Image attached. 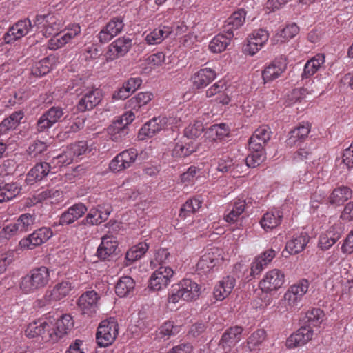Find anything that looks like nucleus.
<instances>
[{"label": "nucleus", "instance_id": "nucleus-1", "mask_svg": "<svg viewBox=\"0 0 353 353\" xmlns=\"http://www.w3.org/2000/svg\"><path fill=\"white\" fill-rule=\"evenodd\" d=\"M73 326L72 316L65 314L57 319L45 318L30 323L25 330V334L28 338L40 337L43 342L54 343L64 337Z\"/></svg>", "mask_w": 353, "mask_h": 353}, {"label": "nucleus", "instance_id": "nucleus-2", "mask_svg": "<svg viewBox=\"0 0 353 353\" xmlns=\"http://www.w3.org/2000/svg\"><path fill=\"white\" fill-rule=\"evenodd\" d=\"M309 281L301 279L290 285L279 300L277 310L280 313L293 312L299 308L303 297L308 291Z\"/></svg>", "mask_w": 353, "mask_h": 353}, {"label": "nucleus", "instance_id": "nucleus-3", "mask_svg": "<svg viewBox=\"0 0 353 353\" xmlns=\"http://www.w3.org/2000/svg\"><path fill=\"white\" fill-rule=\"evenodd\" d=\"M50 279L49 268L46 266L35 268L21 279L20 290L26 294L34 293L45 288L49 283Z\"/></svg>", "mask_w": 353, "mask_h": 353}, {"label": "nucleus", "instance_id": "nucleus-4", "mask_svg": "<svg viewBox=\"0 0 353 353\" xmlns=\"http://www.w3.org/2000/svg\"><path fill=\"white\" fill-rule=\"evenodd\" d=\"M201 294V287L192 279H183L172 286L168 301L170 303H177L181 300L193 301L199 299Z\"/></svg>", "mask_w": 353, "mask_h": 353}, {"label": "nucleus", "instance_id": "nucleus-5", "mask_svg": "<svg viewBox=\"0 0 353 353\" xmlns=\"http://www.w3.org/2000/svg\"><path fill=\"white\" fill-rule=\"evenodd\" d=\"M63 25L62 19L53 13L37 14L34 20L36 30L41 32L46 37L59 34Z\"/></svg>", "mask_w": 353, "mask_h": 353}, {"label": "nucleus", "instance_id": "nucleus-6", "mask_svg": "<svg viewBox=\"0 0 353 353\" xmlns=\"http://www.w3.org/2000/svg\"><path fill=\"white\" fill-rule=\"evenodd\" d=\"M119 333V325L114 317L102 321L97 329L96 340L100 347H107L116 339Z\"/></svg>", "mask_w": 353, "mask_h": 353}, {"label": "nucleus", "instance_id": "nucleus-7", "mask_svg": "<svg viewBox=\"0 0 353 353\" xmlns=\"http://www.w3.org/2000/svg\"><path fill=\"white\" fill-rule=\"evenodd\" d=\"M221 253V250L215 247L206 250L196 264L197 271L205 274L213 271L223 260Z\"/></svg>", "mask_w": 353, "mask_h": 353}, {"label": "nucleus", "instance_id": "nucleus-8", "mask_svg": "<svg viewBox=\"0 0 353 353\" xmlns=\"http://www.w3.org/2000/svg\"><path fill=\"white\" fill-rule=\"evenodd\" d=\"M285 276L283 271L272 269L268 271L259 281V288L265 293H272L279 290L285 283Z\"/></svg>", "mask_w": 353, "mask_h": 353}, {"label": "nucleus", "instance_id": "nucleus-9", "mask_svg": "<svg viewBox=\"0 0 353 353\" xmlns=\"http://www.w3.org/2000/svg\"><path fill=\"white\" fill-rule=\"evenodd\" d=\"M329 223L332 224L331 226L321 234L319 240V247L323 250H328L334 245L343 232V225L339 220L330 218Z\"/></svg>", "mask_w": 353, "mask_h": 353}, {"label": "nucleus", "instance_id": "nucleus-10", "mask_svg": "<svg viewBox=\"0 0 353 353\" xmlns=\"http://www.w3.org/2000/svg\"><path fill=\"white\" fill-rule=\"evenodd\" d=\"M174 270L165 265H161L150 276L149 288L154 291H160L167 288L172 281Z\"/></svg>", "mask_w": 353, "mask_h": 353}, {"label": "nucleus", "instance_id": "nucleus-11", "mask_svg": "<svg viewBox=\"0 0 353 353\" xmlns=\"http://www.w3.org/2000/svg\"><path fill=\"white\" fill-rule=\"evenodd\" d=\"M172 119L160 116L147 122L139 130L138 138L144 140L153 137L156 133L167 128L171 125Z\"/></svg>", "mask_w": 353, "mask_h": 353}, {"label": "nucleus", "instance_id": "nucleus-12", "mask_svg": "<svg viewBox=\"0 0 353 353\" xmlns=\"http://www.w3.org/2000/svg\"><path fill=\"white\" fill-rule=\"evenodd\" d=\"M81 31V27L78 23L68 25L64 30L59 32V34L52 37L49 41V48L52 50L61 48L79 35Z\"/></svg>", "mask_w": 353, "mask_h": 353}, {"label": "nucleus", "instance_id": "nucleus-13", "mask_svg": "<svg viewBox=\"0 0 353 353\" xmlns=\"http://www.w3.org/2000/svg\"><path fill=\"white\" fill-rule=\"evenodd\" d=\"M52 236V232L50 228L42 227L21 239L19 245L22 249L32 250L46 242Z\"/></svg>", "mask_w": 353, "mask_h": 353}, {"label": "nucleus", "instance_id": "nucleus-14", "mask_svg": "<svg viewBox=\"0 0 353 353\" xmlns=\"http://www.w3.org/2000/svg\"><path fill=\"white\" fill-rule=\"evenodd\" d=\"M34 28L29 19L20 20L9 28L4 35L6 43H12L27 35Z\"/></svg>", "mask_w": 353, "mask_h": 353}, {"label": "nucleus", "instance_id": "nucleus-15", "mask_svg": "<svg viewBox=\"0 0 353 353\" xmlns=\"http://www.w3.org/2000/svg\"><path fill=\"white\" fill-rule=\"evenodd\" d=\"M269 39L268 32L265 29L253 31L248 37V43L244 48L245 53L252 56L259 52Z\"/></svg>", "mask_w": 353, "mask_h": 353}, {"label": "nucleus", "instance_id": "nucleus-16", "mask_svg": "<svg viewBox=\"0 0 353 353\" xmlns=\"http://www.w3.org/2000/svg\"><path fill=\"white\" fill-rule=\"evenodd\" d=\"M138 155L136 149L125 150L117 154L110 162V168L113 172L122 171L134 163Z\"/></svg>", "mask_w": 353, "mask_h": 353}, {"label": "nucleus", "instance_id": "nucleus-17", "mask_svg": "<svg viewBox=\"0 0 353 353\" xmlns=\"http://www.w3.org/2000/svg\"><path fill=\"white\" fill-rule=\"evenodd\" d=\"M103 94L98 88H88L82 94L78 104L77 109L80 112H85L93 109L102 100Z\"/></svg>", "mask_w": 353, "mask_h": 353}, {"label": "nucleus", "instance_id": "nucleus-18", "mask_svg": "<svg viewBox=\"0 0 353 353\" xmlns=\"http://www.w3.org/2000/svg\"><path fill=\"white\" fill-rule=\"evenodd\" d=\"M132 46V40L128 37H121L114 41L106 52L107 60L112 61L126 54Z\"/></svg>", "mask_w": 353, "mask_h": 353}, {"label": "nucleus", "instance_id": "nucleus-19", "mask_svg": "<svg viewBox=\"0 0 353 353\" xmlns=\"http://www.w3.org/2000/svg\"><path fill=\"white\" fill-rule=\"evenodd\" d=\"M243 327L234 326L228 328L223 334L219 346L225 353L230 352L242 339Z\"/></svg>", "mask_w": 353, "mask_h": 353}, {"label": "nucleus", "instance_id": "nucleus-20", "mask_svg": "<svg viewBox=\"0 0 353 353\" xmlns=\"http://www.w3.org/2000/svg\"><path fill=\"white\" fill-rule=\"evenodd\" d=\"M99 296L94 291H87L81 294L78 300V306L81 312L88 316H92L98 310Z\"/></svg>", "mask_w": 353, "mask_h": 353}, {"label": "nucleus", "instance_id": "nucleus-21", "mask_svg": "<svg viewBox=\"0 0 353 353\" xmlns=\"http://www.w3.org/2000/svg\"><path fill=\"white\" fill-rule=\"evenodd\" d=\"M63 116V110L59 106H53L46 111L38 119L37 122V129L38 132H43L50 128L59 121Z\"/></svg>", "mask_w": 353, "mask_h": 353}, {"label": "nucleus", "instance_id": "nucleus-22", "mask_svg": "<svg viewBox=\"0 0 353 353\" xmlns=\"http://www.w3.org/2000/svg\"><path fill=\"white\" fill-rule=\"evenodd\" d=\"M287 64V61L285 58L280 57L274 59L263 70L262 77L264 82H271L281 77L285 71Z\"/></svg>", "mask_w": 353, "mask_h": 353}, {"label": "nucleus", "instance_id": "nucleus-23", "mask_svg": "<svg viewBox=\"0 0 353 353\" xmlns=\"http://www.w3.org/2000/svg\"><path fill=\"white\" fill-rule=\"evenodd\" d=\"M111 212L112 207L110 204L99 205L97 208L90 210L83 222L91 225H99L108 219Z\"/></svg>", "mask_w": 353, "mask_h": 353}, {"label": "nucleus", "instance_id": "nucleus-24", "mask_svg": "<svg viewBox=\"0 0 353 353\" xmlns=\"http://www.w3.org/2000/svg\"><path fill=\"white\" fill-rule=\"evenodd\" d=\"M123 21L120 17H114L101 30L98 34L101 43H107L119 34L123 28Z\"/></svg>", "mask_w": 353, "mask_h": 353}, {"label": "nucleus", "instance_id": "nucleus-25", "mask_svg": "<svg viewBox=\"0 0 353 353\" xmlns=\"http://www.w3.org/2000/svg\"><path fill=\"white\" fill-rule=\"evenodd\" d=\"M313 330L311 327L302 326L296 332L291 334L286 341V346L292 349L307 343L312 339Z\"/></svg>", "mask_w": 353, "mask_h": 353}, {"label": "nucleus", "instance_id": "nucleus-26", "mask_svg": "<svg viewBox=\"0 0 353 353\" xmlns=\"http://www.w3.org/2000/svg\"><path fill=\"white\" fill-rule=\"evenodd\" d=\"M86 211L87 208L83 203L74 204L61 214L59 220V225H67L74 223L83 216Z\"/></svg>", "mask_w": 353, "mask_h": 353}, {"label": "nucleus", "instance_id": "nucleus-27", "mask_svg": "<svg viewBox=\"0 0 353 353\" xmlns=\"http://www.w3.org/2000/svg\"><path fill=\"white\" fill-rule=\"evenodd\" d=\"M236 285L234 276H227L219 281L214 288V297L216 301H223L232 292Z\"/></svg>", "mask_w": 353, "mask_h": 353}, {"label": "nucleus", "instance_id": "nucleus-28", "mask_svg": "<svg viewBox=\"0 0 353 353\" xmlns=\"http://www.w3.org/2000/svg\"><path fill=\"white\" fill-rule=\"evenodd\" d=\"M276 256V251L268 249L256 256L250 265L251 275H259Z\"/></svg>", "mask_w": 353, "mask_h": 353}, {"label": "nucleus", "instance_id": "nucleus-29", "mask_svg": "<svg viewBox=\"0 0 353 353\" xmlns=\"http://www.w3.org/2000/svg\"><path fill=\"white\" fill-rule=\"evenodd\" d=\"M118 248V241L116 237L112 235H105L102 237L101 244L97 249V256L99 259L105 260L116 254Z\"/></svg>", "mask_w": 353, "mask_h": 353}, {"label": "nucleus", "instance_id": "nucleus-30", "mask_svg": "<svg viewBox=\"0 0 353 353\" xmlns=\"http://www.w3.org/2000/svg\"><path fill=\"white\" fill-rule=\"evenodd\" d=\"M216 77V72L210 68H204L195 72L192 77L193 86L196 89L205 88Z\"/></svg>", "mask_w": 353, "mask_h": 353}, {"label": "nucleus", "instance_id": "nucleus-31", "mask_svg": "<svg viewBox=\"0 0 353 353\" xmlns=\"http://www.w3.org/2000/svg\"><path fill=\"white\" fill-rule=\"evenodd\" d=\"M196 146L197 144L195 141L188 140V139L183 137L176 142L172 150V155L176 158L187 157L196 151Z\"/></svg>", "mask_w": 353, "mask_h": 353}, {"label": "nucleus", "instance_id": "nucleus-32", "mask_svg": "<svg viewBox=\"0 0 353 353\" xmlns=\"http://www.w3.org/2000/svg\"><path fill=\"white\" fill-rule=\"evenodd\" d=\"M271 132L268 126L263 125L257 128L250 138L249 148L257 150L263 148L264 145L270 140Z\"/></svg>", "mask_w": 353, "mask_h": 353}, {"label": "nucleus", "instance_id": "nucleus-33", "mask_svg": "<svg viewBox=\"0 0 353 353\" xmlns=\"http://www.w3.org/2000/svg\"><path fill=\"white\" fill-rule=\"evenodd\" d=\"M50 165L46 162L37 163L27 174L26 182L28 185H32L35 182L41 181L50 171Z\"/></svg>", "mask_w": 353, "mask_h": 353}, {"label": "nucleus", "instance_id": "nucleus-34", "mask_svg": "<svg viewBox=\"0 0 353 353\" xmlns=\"http://www.w3.org/2000/svg\"><path fill=\"white\" fill-rule=\"evenodd\" d=\"M234 34L230 32L229 34H219L216 35L209 43V49L213 53H221L226 50L230 45Z\"/></svg>", "mask_w": 353, "mask_h": 353}, {"label": "nucleus", "instance_id": "nucleus-35", "mask_svg": "<svg viewBox=\"0 0 353 353\" xmlns=\"http://www.w3.org/2000/svg\"><path fill=\"white\" fill-rule=\"evenodd\" d=\"M142 81L140 78H130L123 83L122 87L119 88L113 94L115 99H125L134 92L141 84Z\"/></svg>", "mask_w": 353, "mask_h": 353}, {"label": "nucleus", "instance_id": "nucleus-36", "mask_svg": "<svg viewBox=\"0 0 353 353\" xmlns=\"http://www.w3.org/2000/svg\"><path fill=\"white\" fill-rule=\"evenodd\" d=\"M325 61V56L322 54H318L311 58L305 64L302 78L306 79L314 75L323 67Z\"/></svg>", "mask_w": 353, "mask_h": 353}, {"label": "nucleus", "instance_id": "nucleus-37", "mask_svg": "<svg viewBox=\"0 0 353 353\" xmlns=\"http://www.w3.org/2000/svg\"><path fill=\"white\" fill-rule=\"evenodd\" d=\"M309 241V236L306 233H301L292 237L285 245V250L291 254H296L302 252Z\"/></svg>", "mask_w": 353, "mask_h": 353}, {"label": "nucleus", "instance_id": "nucleus-38", "mask_svg": "<svg viewBox=\"0 0 353 353\" xmlns=\"http://www.w3.org/2000/svg\"><path fill=\"white\" fill-rule=\"evenodd\" d=\"M352 197V190L347 186H339L333 190L328 201L330 205L339 206Z\"/></svg>", "mask_w": 353, "mask_h": 353}, {"label": "nucleus", "instance_id": "nucleus-39", "mask_svg": "<svg viewBox=\"0 0 353 353\" xmlns=\"http://www.w3.org/2000/svg\"><path fill=\"white\" fill-rule=\"evenodd\" d=\"M283 212L278 209H274L264 214L260 224L264 230H272L281 224Z\"/></svg>", "mask_w": 353, "mask_h": 353}, {"label": "nucleus", "instance_id": "nucleus-40", "mask_svg": "<svg viewBox=\"0 0 353 353\" xmlns=\"http://www.w3.org/2000/svg\"><path fill=\"white\" fill-rule=\"evenodd\" d=\"M21 191L17 183L11 182L0 185V203L8 202L17 197Z\"/></svg>", "mask_w": 353, "mask_h": 353}, {"label": "nucleus", "instance_id": "nucleus-41", "mask_svg": "<svg viewBox=\"0 0 353 353\" xmlns=\"http://www.w3.org/2000/svg\"><path fill=\"white\" fill-rule=\"evenodd\" d=\"M172 30L168 26H159L145 36V41L148 45H156L161 43L167 38Z\"/></svg>", "mask_w": 353, "mask_h": 353}, {"label": "nucleus", "instance_id": "nucleus-42", "mask_svg": "<svg viewBox=\"0 0 353 353\" xmlns=\"http://www.w3.org/2000/svg\"><path fill=\"white\" fill-rule=\"evenodd\" d=\"M71 290V283L69 281H63L55 285L53 289L46 294L45 298L48 301H59L68 295Z\"/></svg>", "mask_w": 353, "mask_h": 353}, {"label": "nucleus", "instance_id": "nucleus-43", "mask_svg": "<svg viewBox=\"0 0 353 353\" xmlns=\"http://www.w3.org/2000/svg\"><path fill=\"white\" fill-rule=\"evenodd\" d=\"M246 203L243 199H236L231 209H228L225 212L224 219L227 223H234L238 221L239 216L243 214L245 209Z\"/></svg>", "mask_w": 353, "mask_h": 353}, {"label": "nucleus", "instance_id": "nucleus-44", "mask_svg": "<svg viewBox=\"0 0 353 353\" xmlns=\"http://www.w3.org/2000/svg\"><path fill=\"white\" fill-rule=\"evenodd\" d=\"M245 12L244 10H239L234 12L227 21V24L224 27V32L229 34L241 27L245 23Z\"/></svg>", "mask_w": 353, "mask_h": 353}, {"label": "nucleus", "instance_id": "nucleus-45", "mask_svg": "<svg viewBox=\"0 0 353 353\" xmlns=\"http://www.w3.org/2000/svg\"><path fill=\"white\" fill-rule=\"evenodd\" d=\"M24 114L21 110L16 111L8 118L4 119L0 123V132L7 133L9 130L15 129L23 118Z\"/></svg>", "mask_w": 353, "mask_h": 353}, {"label": "nucleus", "instance_id": "nucleus-46", "mask_svg": "<svg viewBox=\"0 0 353 353\" xmlns=\"http://www.w3.org/2000/svg\"><path fill=\"white\" fill-rule=\"evenodd\" d=\"M134 281L130 276H122L115 286L116 294L120 297H125L133 292Z\"/></svg>", "mask_w": 353, "mask_h": 353}, {"label": "nucleus", "instance_id": "nucleus-47", "mask_svg": "<svg viewBox=\"0 0 353 353\" xmlns=\"http://www.w3.org/2000/svg\"><path fill=\"white\" fill-rule=\"evenodd\" d=\"M153 97L152 93L150 92H143L137 94L127 102L129 108L136 112L149 103Z\"/></svg>", "mask_w": 353, "mask_h": 353}, {"label": "nucleus", "instance_id": "nucleus-48", "mask_svg": "<svg viewBox=\"0 0 353 353\" xmlns=\"http://www.w3.org/2000/svg\"><path fill=\"white\" fill-rule=\"evenodd\" d=\"M148 248L149 246L145 242H141L132 246L125 254L126 265H130L141 259L148 251Z\"/></svg>", "mask_w": 353, "mask_h": 353}, {"label": "nucleus", "instance_id": "nucleus-49", "mask_svg": "<svg viewBox=\"0 0 353 353\" xmlns=\"http://www.w3.org/2000/svg\"><path fill=\"white\" fill-rule=\"evenodd\" d=\"M108 132L112 141L120 142L127 135L128 130L122 121L116 120L108 128Z\"/></svg>", "mask_w": 353, "mask_h": 353}, {"label": "nucleus", "instance_id": "nucleus-50", "mask_svg": "<svg viewBox=\"0 0 353 353\" xmlns=\"http://www.w3.org/2000/svg\"><path fill=\"white\" fill-rule=\"evenodd\" d=\"M327 288H330L334 294H347V283H343L342 276L340 273H335L332 278H329L326 281Z\"/></svg>", "mask_w": 353, "mask_h": 353}, {"label": "nucleus", "instance_id": "nucleus-51", "mask_svg": "<svg viewBox=\"0 0 353 353\" xmlns=\"http://www.w3.org/2000/svg\"><path fill=\"white\" fill-rule=\"evenodd\" d=\"M299 32V28L295 23L286 26L277 32L274 38L276 43H283L295 37Z\"/></svg>", "mask_w": 353, "mask_h": 353}, {"label": "nucleus", "instance_id": "nucleus-52", "mask_svg": "<svg viewBox=\"0 0 353 353\" xmlns=\"http://www.w3.org/2000/svg\"><path fill=\"white\" fill-rule=\"evenodd\" d=\"M36 216L34 214L25 213L21 214L17 220V228L20 232H28L32 229L35 224Z\"/></svg>", "mask_w": 353, "mask_h": 353}, {"label": "nucleus", "instance_id": "nucleus-53", "mask_svg": "<svg viewBox=\"0 0 353 353\" xmlns=\"http://www.w3.org/2000/svg\"><path fill=\"white\" fill-rule=\"evenodd\" d=\"M310 131V125L307 122H303L294 130H291L289 137V143H296L299 140L306 138Z\"/></svg>", "mask_w": 353, "mask_h": 353}, {"label": "nucleus", "instance_id": "nucleus-54", "mask_svg": "<svg viewBox=\"0 0 353 353\" xmlns=\"http://www.w3.org/2000/svg\"><path fill=\"white\" fill-rule=\"evenodd\" d=\"M323 312L321 309L314 308L309 310L305 314V326L311 328L312 327H318L323 321Z\"/></svg>", "mask_w": 353, "mask_h": 353}, {"label": "nucleus", "instance_id": "nucleus-55", "mask_svg": "<svg viewBox=\"0 0 353 353\" xmlns=\"http://www.w3.org/2000/svg\"><path fill=\"white\" fill-rule=\"evenodd\" d=\"M249 149L250 154L245 159L246 165L250 168H256L259 166L265 159V153L264 149Z\"/></svg>", "mask_w": 353, "mask_h": 353}, {"label": "nucleus", "instance_id": "nucleus-56", "mask_svg": "<svg viewBox=\"0 0 353 353\" xmlns=\"http://www.w3.org/2000/svg\"><path fill=\"white\" fill-rule=\"evenodd\" d=\"M230 133L228 126L225 123H220L211 126L209 129V138L212 140H223Z\"/></svg>", "mask_w": 353, "mask_h": 353}, {"label": "nucleus", "instance_id": "nucleus-57", "mask_svg": "<svg viewBox=\"0 0 353 353\" xmlns=\"http://www.w3.org/2000/svg\"><path fill=\"white\" fill-rule=\"evenodd\" d=\"M266 338V332L263 330H257L254 332L247 340L248 347L250 351L259 347Z\"/></svg>", "mask_w": 353, "mask_h": 353}, {"label": "nucleus", "instance_id": "nucleus-58", "mask_svg": "<svg viewBox=\"0 0 353 353\" xmlns=\"http://www.w3.org/2000/svg\"><path fill=\"white\" fill-rule=\"evenodd\" d=\"M204 127L203 123L200 121H196L194 123H190L185 128L184 138L188 140H192L199 137L203 132Z\"/></svg>", "mask_w": 353, "mask_h": 353}, {"label": "nucleus", "instance_id": "nucleus-59", "mask_svg": "<svg viewBox=\"0 0 353 353\" xmlns=\"http://www.w3.org/2000/svg\"><path fill=\"white\" fill-rule=\"evenodd\" d=\"M38 200L41 201L48 199H54L51 203H57L63 200V192L58 190H46L38 194Z\"/></svg>", "mask_w": 353, "mask_h": 353}, {"label": "nucleus", "instance_id": "nucleus-60", "mask_svg": "<svg viewBox=\"0 0 353 353\" xmlns=\"http://www.w3.org/2000/svg\"><path fill=\"white\" fill-rule=\"evenodd\" d=\"M165 56L163 52H157L148 57L145 59V63L150 70L161 66L165 62Z\"/></svg>", "mask_w": 353, "mask_h": 353}, {"label": "nucleus", "instance_id": "nucleus-61", "mask_svg": "<svg viewBox=\"0 0 353 353\" xmlns=\"http://www.w3.org/2000/svg\"><path fill=\"white\" fill-rule=\"evenodd\" d=\"M202 201L199 198H193L188 200L181 209L180 216H185L183 214L185 212L193 213L197 211L201 207Z\"/></svg>", "mask_w": 353, "mask_h": 353}, {"label": "nucleus", "instance_id": "nucleus-62", "mask_svg": "<svg viewBox=\"0 0 353 353\" xmlns=\"http://www.w3.org/2000/svg\"><path fill=\"white\" fill-rule=\"evenodd\" d=\"M227 90V85L225 81L221 80L214 83L205 92L207 98H211L214 96H219L223 92Z\"/></svg>", "mask_w": 353, "mask_h": 353}, {"label": "nucleus", "instance_id": "nucleus-63", "mask_svg": "<svg viewBox=\"0 0 353 353\" xmlns=\"http://www.w3.org/2000/svg\"><path fill=\"white\" fill-rule=\"evenodd\" d=\"M47 144L46 142L41 141H34L29 147L27 150L28 154L31 157H36L41 154L47 149Z\"/></svg>", "mask_w": 353, "mask_h": 353}, {"label": "nucleus", "instance_id": "nucleus-64", "mask_svg": "<svg viewBox=\"0 0 353 353\" xmlns=\"http://www.w3.org/2000/svg\"><path fill=\"white\" fill-rule=\"evenodd\" d=\"M74 158L73 154H72L70 148L68 147L66 150L54 159V161H56L55 163L61 167L72 163Z\"/></svg>", "mask_w": 353, "mask_h": 353}]
</instances>
